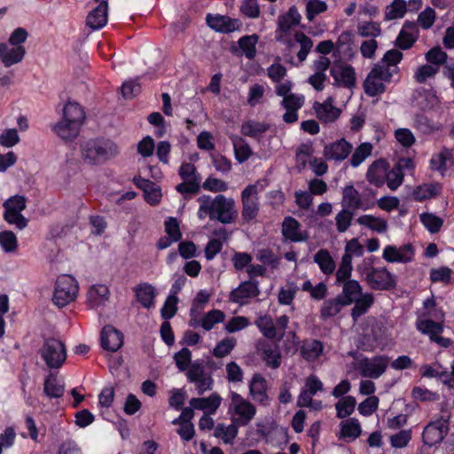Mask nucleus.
<instances>
[{"label": "nucleus", "instance_id": "obj_52", "mask_svg": "<svg viewBox=\"0 0 454 454\" xmlns=\"http://www.w3.org/2000/svg\"><path fill=\"white\" fill-rule=\"evenodd\" d=\"M26 54L25 47L22 45L8 49L7 53L3 55V63L6 67L21 62Z\"/></svg>", "mask_w": 454, "mask_h": 454}, {"label": "nucleus", "instance_id": "obj_37", "mask_svg": "<svg viewBox=\"0 0 454 454\" xmlns=\"http://www.w3.org/2000/svg\"><path fill=\"white\" fill-rule=\"evenodd\" d=\"M314 262L325 275H331L335 270V262L326 249H320L314 254Z\"/></svg>", "mask_w": 454, "mask_h": 454}, {"label": "nucleus", "instance_id": "obj_61", "mask_svg": "<svg viewBox=\"0 0 454 454\" xmlns=\"http://www.w3.org/2000/svg\"><path fill=\"white\" fill-rule=\"evenodd\" d=\"M353 34L350 31L342 32L337 42L336 48L340 53L350 55L352 51Z\"/></svg>", "mask_w": 454, "mask_h": 454}, {"label": "nucleus", "instance_id": "obj_18", "mask_svg": "<svg viewBox=\"0 0 454 454\" xmlns=\"http://www.w3.org/2000/svg\"><path fill=\"white\" fill-rule=\"evenodd\" d=\"M333 77L334 85L343 86L351 89L356 84V74L354 68L349 65H334L330 69Z\"/></svg>", "mask_w": 454, "mask_h": 454}, {"label": "nucleus", "instance_id": "obj_2", "mask_svg": "<svg viewBox=\"0 0 454 454\" xmlns=\"http://www.w3.org/2000/svg\"><path fill=\"white\" fill-rule=\"evenodd\" d=\"M82 160L90 165H97L115 157L118 146L109 139H92L81 146Z\"/></svg>", "mask_w": 454, "mask_h": 454}, {"label": "nucleus", "instance_id": "obj_46", "mask_svg": "<svg viewBox=\"0 0 454 454\" xmlns=\"http://www.w3.org/2000/svg\"><path fill=\"white\" fill-rule=\"evenodd\" d=\"M407 12V3L404 0H393L391 4L387 6L385 20H392L401 19Z\"/></svg>", "mask_w": 454, "mask_h": 454}, {"label": "nucleus", "instance_id": "obj_30", "mask_svg": "<svg viewBox=\"0 0 454 454\" xmlns=\"http://www.w3.org/2000/svg\"><path fill=\"white\" fill-rule=\"evenodd\" d=\"M134 292L136 294L137 300L140 302V304L149 309L154 306V299H155V288L147 283L139 284L134 287Z\"/></svg>", "mask_w": 454, "mask_h": 454}, {"label": "nucleus", "instance_id": "obj_48", "mask_svg": "<svg viewBox=\"0 0 454 454\" xmlns=\"http://www.w3.org/2000/svg\"><path fill=\"white\" fill-rule=\"evenodd\" d=\"M238 426L233 422L227 427L218 424L215 429V436L222 439L224 443H231L238 434Z\"/></svg>", "mask_w": 454, "mask_h": 454}, {"label": "nucleus", "instance_id": "obj_63", "mask_svg": "<svg viewBox=\"0 0 454 454\" xmlns=\"http://www.w3.org/2000/svg\"><path fill=\"white\" fill-rule=\"evenodd\" d=\"M236 345V340L234 338H225L217 343L213 350V355L215 357H224L228 356Z\"/></svg>", "mask_w": 454, "mask_h": 454}, {"label": "nucleus", "instance_id": "obj_44", "mask_svg": "<svg viewBox=\"0 0 454 454\" xmlns=\"http://www.w3.org/2000/svg\"><path fill=\"white\" fill-rule=\"evenodd\" d=\"M353 303H355V306L351 309V317L356 321L357 318L364 315L372 306L373 303V296L371 294H363Z\"/></svg>", "mask_w": 454, "mask_h": 454}, {"label": "nucleus", "instance_id": "obj_64", "mask_svg": "<svg viewBox=\"0 0 454 454\" xmlns=\"http://www.w3.org/2000/svg\"><path fill=\"white\" fill-rule=\"evenodd\" d=\"M327 10V4L324 1L320 0H309L306 4V16L309 21H312L314 18L325 12Z\"/></svg>", "mask_w": 454, "mask_h": 454}, {"label": "nucleus", "instance_id": "obj_34", "mask_svg": "<svg viewBox=\"0 0 454 454\" xmlns=\"http://www.w3.org/2000/svg\"><path fill=\"white\" fill-rule=\"evenodd\" d=\"M63 119L82 126L85 119V113L78 103L68 101L63 107Z\"/></svg>", "mask_w": 454, "mask_h": 454}, {"label": "nucleus", "instance_id": "obj_21", "mask_svg": "<svg viewBox=\"0 0 454 454\" xmlns=\"http://www.w3.org/2000/svg\"><path fill=\"white\" fill-rule=\"evenodd\" d=\"M323 390L322 381L314 374L309 375L304 383L297 400V405H306L311 402V397Z\"/></svg>", "mask_w": 454, "mask_h": 454}, {"label": "nucleus", "instance_id": "obj_58", "mask_svg": "<svg viewBox=\"0 0 454 454\" xmlns=\"http://www.w3.org/2000/svg\"><path fill=\"white\" fill-rule=\"evenodd\" d=\"M438 72V67L425 64L417 68L414 73V79L419 83H424L427 79L434 77Z\"/></svg>", "mask_w": 454, "mask_h": 454}, {"label": "nucleus", "instance_id": "obj_1", "mask_svg": "<svg viewBox=\"0 0 454 454\" xmlns=\"http://www.w3.org/2000/svg\"><path fill=\"white\" fill-rule=\"evenodd\" d=\"M200 208L198 216L204 219L209 216L211 220H217L222 223H231L238 216L235 208V202L232 199H227L219 194L212 199L210 196L203 195L199 198Z\"/></svg>", "mask_w": 454, "mask_h": 454}, {"label": "nucleus", "instance_id": "obj_10", "mask_svg": "<svg viewBox=\"0 0 454 454\" xmlns=\"http://www.w3.org/2000/svg\"><path fill=\"white\" fill-rule=\"evenodd\" d=\"M449 432V420L443 418L427 424L422 433V439L425 445L435 446L442 442Z\"/></svg>", "mask_w": 454, "mask_h": 454}, {"label": "nucleus", "instance_id": "obj_14", "mask_svg": "<svg viewBox=\"0 0 454 454\" xmlns=\"http://www.w3.org/2000/svg\"><path fill=\"white\" fill-rule=\"evenodd\" d=\"M281 232L285 239L291 242H302L309 239V233L302 231L301 223L292 216L285 217Z\"/></svg>", "mask_w": 454, "mask_h": 454}, {"label": "nucleus", "instance_id": "obj_22", "mask_svg": "<svg viewBox=\"0 0 454 454\" xmlns=\"http://www.w3.org/2000/svg\"><path fill=\"white\" fill-rule=\"evenodd\" d=\"M388 163L384 160H378L372 162L366 172V179L376 187H381L387 176Z\"/></svg>", "mask_w": 454, "mask_h": 454}, {"label": "nucleus", "instance_id": "obj_36", "mask_svg": "<svg viewBox=\"0 0 454 454\" xmlns=\"http://www.w3.org/2000/svg\"><path fill=\"white\" fill-rule=\"evenodd\" d=\"M109 290L105 285H96L90 288L87 294L88 303L91 308H97L108 300Z\"/></svg>", "mask_w": 454, "mask_h": 454}, {"label": "nucleus", "instance_id": "obj_6", "mask_svg": "<svg viewBox=\"0 0 454 454\" xmlns=\"http://www.w3.org/2000/svg\"><path fill=\"white\" fill-rule=\"evenodd\" d=\"M392 73L385 65L376 64L367 75L364 88L368 96L375 97L385 90V82H390Z\"/></svg>", "mask_w": 454, "mask_h": 454}, {"label": "nucleus", "instance_id": "obj_17", "mask_svg": "<svg viewBox=\"0 0 454 454\" xmlns=\"http://www.w3.org/2000/svg\"><path fill=\"white\" fill-rule=\"evenodd\" d=\"M414 251L410 244L403 245L397 248L395 246H387L382 254V257L387 262H403L406 263L412 260Z\"/></svg>", "mask_w": 454, "mask_h": 454}, {"label": "nucleus", "instance_id": "obj_7", "mask_svg": "<svg viewBox=\"0 0 454 454\" xmlns=\"http://www.w3.org/2000/svg\"><path fill=\"white\" fill-rule=\"evenodd\" d=\"M230 410L233 411L232 422L240 427L247 426L254 417L256 409L238 393H231Z\"/></svg>", "mask_w": 454, "mask_h": 454}, {"label": "nucleus", "instance_id": "obj_26", "mask_svg": "<svg viewBox=\"0 0 454 454\" xmlns=\"http://www.w3.org/2000/svg\"><path fill=\"white\" fill-rule=\"evenodd\" d=\"M419 30L415 22L406 21L396 38V45L403 49L408 50L416 42Z\"/></svg>", "mask_w": 454, "mask_h": 454}, {"label": "nucleus", "instance_id": "obj_39", "mask_svg": "<svg viewBox=\"0 0 454 454\" xmlns=\"http://www.w3.org/2000/svg\"><path fill=\"white\" fill-rule=\"evenodd\" d=\"M323 344L317 340L305 341L301 347V355L307 361L316 360L323 352Z\"/></svg>", "mask_w": 454, "mask_h": 454}, {"label": "nucleus", "instance_id": "obj_28", "mask_svg": "<svg viewBox=\"0 0 454 454\" xmlns=\"http://www.w3.org/2000/svg\"><path fill=\"white\" fill-rule=\"evenodd\" d=\"M342 206L352 210L368 208V206L364 202L362 195L353 185H348L343 189Z\"/></svg>", "mask_w": 454, "mask_h": 454}, {"label": "nucleus", "instance_id": "obj_19", "mask_svg": "<svg viewBox=\"0 0 454 454\" xmlns=\"http://www.w3.org/2000/svg\"><path fill=\"white\" fill-rule=\"evenodd\" d=\"M207 23L212 29L221 33H231L239 30L241 27L239 20L219 14L215 16L208 14Z\"/></svg>", "mask_w": 454, "mask_h": 454}, {"label": "nucleus", "instance_id": "obj_50", "mask_svg": "<svg viewBox=\"0 0 454 454\" xmlns=\"http://www.w3.org/2000/svg\"><path fill=\"white\" fill-rule=\"evenodd\" d=\"M255 325L266 338L274 339L277 337V328L270 316L259 317L255 321Z\"/></svg>", "mask_w": 454, "mask_h": 454}, {"label": "nucleus", "instance_id": "obj_60", "mask_svg": "<svg viewBox=\"0 0 454 454\" xmlns=\"http://www.w3.org/2000/svg\"><path fill=\"white\" fill-rule=\"evenodd\" d=\"M420 220L431 233L438 232L443 224L442 219L431 213L421 214Z\"/></svg>", "mask_w": 454, "mask_h": 454}, {"label": "nucleus", "instance_id": "obj_54", "mask_svg": "<svg viewBox=\"0 0 454 454\" xmlns=\"http://www.w3.org/2000/svg\"><path fill=\"white\" fill-rule=\"evenodd\" d=\"M295 41L300 43L301 49L297 53L299 63L303 62L309 52L310 51L313 42L302 32H296L294 35Z\"/></svg>", "mask_w": 454, "mask_h": 454}, {"label": "nucleus", "instance_id": "obj_15", "mask_svg": "<svg viewBox=\"0 0 454 454\" xmlns=\"http://www.w3.org/2000/svg\"><path fill=\"white\" fill-rule=\"evenodd\" d=\"M260 294L257 281H244L229 295V300L239 304H245L247 299L257 297Z\"/></svg>", "mask_w": 454, "mask_h": 454}, {"label": "nucleus", "instance_id": "obj_9", "mask_svg": "<svg viewBox=\"0 0 454 454\" xmlns=\"http://www.w3.org/2000/svg\"><path fill=\"white\" fill-rule=\"evenodd\" d=\"M365 280L373 290H390L396 286L395 276L387 268H371L366 271Z\"/></svg>", "mask_w": 454, "mask_h": 454}, {"label": "nucleus", "instance_id": "obj_33", "mask_svg": "<svg viewBox=\"0 0 454 454\" xmlns=\"http://www.w3.org/2000/svg\"><path fill=\"white\" fill-rule=\"evenodd\" d=\"M233 145L235 159L238 162L243 163L253 154V151L248 143L241 137L231 135L230 137Z\"/></svg>", "mask_w": 454, "mask_h": 454}, {"label": "nucleus", "instance_id": "obj_16", "mask_svg": "<svg viewBox=\"0 0 454 454\" xmlns=\"http://www.w3.org/2000/svg\"><path fill=\"white\" fill-rule=\"evenodd\" d=\"M300 20L301 15L298 12L297 8L295 6H291L285 15H280L278 17L276 40L278 42H284L286 35L293 27L297 26L300 23Z\"/></svg>", "mask_w": 454, "mask_h": 454}, {"label": "nucleus", "instance_id": "obj_20", "mask_svg": "<svg viewBox=\"0 0 454 454\" xmlns=\"http://www.w3.org/2000/svg\"><path fill=\"white\" fill-rule=\"evenodd\" d=\"M123 344L122 333L112 325H106L101 332V346L104 349L114 352Z\"/></svg>", "mask_w": 454, "mask_h": 454}, {"label": "nucleus", "instance_id": "obj_29", "mask_svg": "<svg viewBox=\"0 0 454 454\" xmlns=\"http://www.w3.org/2000/svg\"><path fill=\"white\" fill-rule=\"evenodd\" d=\"M221 403L222 398L217 393H213L207 398H192L190 400V405L193 409L207 411L210 414L216 411Z\"/></svg>", "mask_w": 454, "mask_h": 454}, {"label": "nucleus", "instance_id": "obj_25", "mask_svg": "<svg viewBox=\"0 0 454 454\" xmlns=\"http://www.w3.org/2000/svg\"><path fill=\"white\" fill-rule=\"evenodd\" d=\"M411 102L413 106L420 109L421 111H428L434 108L438 105V98L436 95L427 90H419L414 91Z\"/></svg>", "mask_w": 454, "mask_h": 454}, {"label": "nucleus", "instance_id": "obj_42", "mask_svg": "<svg viewBox=\"0 0 454 454\" xmlns=\"http://www.w3.org/2000/svg\"><path fill=\"white\" fill-rule=\"evenodd\" d=\"M270 129V126L264 122L255 121H245L240 128V132L249 137H257L262 136Z\"/></svg>", "mask_w": 454, "mask_h": 454}, {"label": "nucleus", "instance_id": "obj_32", "mask_svg": "<svg viewBox=\"0 0 454 454\" xmlns=\"http://www.w3.org/2000/svg\"><path fill=\"white\" fill-rule=\"evenodd\" d=\"M266 389L265 379L261 374H254L249 384V392L253 399L258 403H264L268 399Z\"/></svg>", "mask_w": 454, "mask_h": 454}, {"label": "nucleus", "instance_id": "obj_53", "mask_svg": "<svg viewBox=\"0 0 454 454\" xmlns=\"http://www.w3.org/2000/svg\"><path fill=\"white\" fill-rule=\"evenodd\" d=\"M257 35H246L239 40V45L242 50L245 56L252 59L255 56L256 49L255 45L258 42Z\"/></svg>", "mask_w": 454, "mask_h": 454}, {"label": "nucleus", "instance_id": "obj_5", "mask_svg": "<svg viewBox=\"0 0 454 454\" xmlns=\"http://www.w3.org/2000/svg\"><path fill=\"white\" fill-rule=\"evenodd\" d=\"M178 174L183 180L181 184L176 186V190L179 193L186 197L200 192L201 176L193 164L183 163L179 168Z\"/></svg>", "mask_w": 454, "mask_h": 454}, {"label": "nucleus", "instance_id": "obj_56", "mask_svg": "<svg viewBox=\"0 0 454 454\" xmlns=\"http://www.w3.org/2000/svg\"><path fill=\"white\" fill-rule=\"evenodd\" d=\"M447 53L442 50L441 47H434L425 54V59L427 64L438 67L443 65L447 61Z\"/></svg>", "mask_w": 454, "mask_h": 454}, {"label": "nucleus", "instance_id": "obj_13", "mask_svg": "<svg viewBox=\"0 0 454 454\" xmlns=\"http://www.w3.org/2000/svg\"><path fill=\"white\" fill-rule=\"evenodd\" d=\"M416 326L419 332L428 335L431 341L437 343L439 346L448 348L451 344L450 339L439 336L443 331V326L441 323L431 319H418Z\"/></svg>", "mask_w": 454, "mask_h": 454}, {"label": "nucleus", "instance_id": "obj_23", "mask_svg": "<svg viewBox=\"0 0 454 454\" xmlns=\"http://www.w3.org/2000/svg\"><path fill=\"white\" fill-rule=\"evenodd\" d=\"M108 4L106 0H102L97 7L90 11L86 19V24L91 29L103 27L107 23Z\"/></svg>", "mask_w": 454, "mask_h": 454}, {"label": "nucleus", "instance_id": "obj_8", "mask_svg": "<svg viewBox=\"0 0 454 454\" xmlns=\"http://www.w3.org/2000/svg\"><path fill=\"white\" fill-rule=\"evenodd\" d=\"M389 360L387 356H377L372 359L364 357L356 362V369L363 377L378 379L386 372Z\"/></svg>", "mask_w": 454, "mask_h": 454}, {"label": "nucleus", "instance_id": "obj_24", "mask_svg": "<svg viewBox=\"0 0 454 454\" xmlns=\"http://www.w3.org/2000/svg\"><path fill=\"white\" fill-rule=\"evenodd\" d=\"M352 145L345 139H340L324 149V156L326 160H343L351 153Z\"/></svg>", "mask_w": 454, "mask_h": 454}, {"label": "nucleus", "instance_id": "obj_45", "mask_svg": "<svg viewBox=\"0 0 454 454\" xmlns=\"http://www.w3.org/2000/svg\"><path fill=\"white\" fill-rule=\"evenodd\" d=\"M340 437L355 440L361 434V427L356 419L351 418L340 423Z\"/></svg>", "mask_w": 454, "mask_h": 454}, {"label": "nucleus", "instance_id": "obj_31", "mask_svg": "<svg viewBox=\"0 0 454 454\" xmlns=\"http://www.w3.org/2000/svg\"><path fill=\"white\" fill-rule=\"evenodd\" d=\"M342 292L338 297L348 306L352 304L362 294V286L357 280H351L341 284Z\"/></svg>", "mask_w": 454, "mask_h": 454}, {"label": "nucleus", "instance_id": "obj_40", "mask_svg": "<svg viewBox=\"0 0 454 454\" xmlns=\"http://www.w3.org/2000/svg\"><path fill=\"white\" fill-rule=\"evenodd\" d=\"M356 222L363 226H365L372 231L382 233L387 229V223L386 220L372 215H361L356 219Z\"/></svg>", "mask_w": 454, "mask_h": 454}, {"label": "nucleus", "instance_id": "obj_27", "mask_svg": "<svg viewBox=\"0 0 454 454\" xmlns=\"http://www.w3.org/2000/svg\"><path fill=\"white\" fill-rule=\"evenodd\" d=\"M314 109L317 117L323 122H333L337 120L340 114V110L333 106V98H328L324 103L314 104Z\"/></svg>", "mask_w": 454, "mask_h": 454}, {"label": "nucleus", "instance_id": "obj_38", "mask_svg": "<svg viewBox=\"0 0 454 454\" xmlns=\"http://www.w3.org/2000/svg\"><path fill=\"white\" fill-rule=\"evenodd\" d=\"M380 326L377 324H373L371 328V333L363 334L358 347L364 351L372 350L380 339Z\"/></svg>", "mask_w": 454, "mask_h": 454}, {"label": "nucleus", "instance_id": "obj_49", "mask_svg": "<svg viewBox=\"0 0 454 454\" xmlns=\"http://www.w3.org/2000/svg\"><path fill=\"white\" fill-rule=\"evenodd\" d=\"M44 393L51 398H59L64 394V386L58 382L57 377L51 373L44 381Z\"/></svg>", "mask_w": 454, "mask_h": 454}, {"label": "nucleus", "instance_id": "obj_51", "mask_svg": "<svg viewBox=\"0 0 454 454\" xmlns=\"http://www.w3.org/2000/svg\"><path fill=\"white\" fill-rule=\"evenodd\" d=\"M356 404V401L355 397L351 395L342 397L335 404L337 417L340 419H343L349 416L354 411Z\"/></svg>", "mask_w": 454, "mask_h": 454}, {"label": "nucleus", "instance_id": "obj_57", "mask_svg": "<svg viewBox=\"0 0 454 454\" xmlns=\"http://www.w3.org/2000/svg\"><path fill=\"white\" fill-rule=\"evenodd\" d=\"M372 145L370 143L361 144L353 153L350 164L353 167L359 166L369 155H371Z\"/></svg>", "mask_w": 454, "mask_h": 454}, {"label": "nucleus", "instance_id": "obj_4", "mask_svg": "<svg viewBox=\"0 0 454 454\" xmlns=\"http://www.w3.org/2000/svg\"><path fill=\"white\" fill-rule=\"evenodd\" d=\"M39 353L50 368L58 369L61 367L67 359L65 344L55 338L46 339Z\"/></svg>", "mask_w": 454, "mask_h": 454}, {"label": "nucleus", "instance_id": "obj_59", "mask_svg": "<svg viewBox=\"0 0 454 454\" xmlns=\"http://www.w3.org/2000/svg\"><path fill=\"white\" fill-rule=\"evenodd\" d=\"M385 182L390 190H396L403 182V173L401 168L395 166L391 170L387 169Z\"/></svg>", "mask_w": 454, "mask_h": 454}, {"label": "nucleus", "instance_id": "obj_12", "mask_svg": "<svg viewBox=\"0 0 454 454\" xmlns=\"http://www.w3.org/2000/svg\"><path fill=\"white\" fill-rule=\"evenodd\" d=\"M258 191L255 184L247 185L241 193L243 220H254L259 212Z\"/></svg>", "mask_w": 454, "mask_h": 454}, {"label": "nucleus", "instance_id": "obj_35", "mask_svg": "<svg viewBox=\"0 0 454 454\" xmlns=\"http://www.w3.org/2000/svg\"><path fill=\"white\" fill-rule=\"evenodd\" d=\"M81 126L62 119L56 123L52 129L53 131L64 140H73L75 138L80 131Z\"/></svg>", "mask_w": 454, "mask_h": 454}, {"label": "nucleus", "instance_id": "obj_3", "mask_svg": "<svg viewBox=\"0 0 454 454\" xmlns=\"http://www.w3.org/2000/svg\"><path fill=\"white\" fill-rule=\"evenodd\" d=\"M78 290V283L74 278L71 275H61L56 281L52 301L59 308H63L76 299Z\"/></svg>", "mask_w": 454, "mask_h": 454}, {"label": "nucleus", "instance_id": "obj_55", "mask_svg": "<svg viewBox=\"0 0 454 454\" xmlns=\"http://www.w3.org/2000/svg\"><path fill=\"white\" fill-rule=\"evenodd\" d=\"M224 319V313L219 309H213L204 315L201 318L200 326L204 330H211L215 324L223 322Z\"/></svg>", "mask_w": 454, "mask_h": 454}, {"label": "nucleus", "instance_id": "obj_62", "mask_svg": "<svg viewBox=\"0 0 454 454\" xmlns=\"http://www.w3.org/2000/svg\"><path fill=\"white\" fill-rule=\"evenodd\" d=\"M350 210L346 207L336 215V227L339 232H345L350 226L354 215Z\"/></svg>", "mask_w": 454, "mask_h": 454}, {"label": "nucleus", "instance_id": "obj_47", "mask_svg": "<svg viewBox=\"0 0 454 454\" xmlns=\"http://www.w3.org/2000/svg\"><path fill=\"white\" fill-rule=\"evenodd\" d=\"M262 359L268 366L274 369L281 364V355L277 345H267L262 349Z\"/></svg>", "mask_w": 454, "mask_h": 454}, {"label": "nucleus", "instance_id": "obj_43", "mask_svg": "<svg viewBox=\"0 0 454 454\" xmlns=\"http://www.w3.org/2000/svg\"><path fill=\"white\" fill-rule=\"evenodd\" d=\"M345 306L347 305L337 295L334 299H330L324 302L320 310V316L324 319L334 317L340 313Z\"/></svg>", "mask_w": 454, "mask_h": 454}, {"label": "nucleus", "instance_id": "obj_11", "mask_svg": "<svg viewBox=\"0 0 454 454\" xmlns=\"http://www.w3.org/2000/svg\"><path fill=\"white\" fill-rule=\"evenodd\" d=\"M186 376L190 382L195 384L197 394L199 395H201L206 391L212 389L214 380L211 375L206 372L203 364L192 363L186 372Z\"/></svg>", "mask_w": 454, "mask_h": 454}, {"label": "nucleus", "instance_id": "obj_41", "mask_svg": "<svg viewBox=\"0 0 454 454\" xmlns=\"http://www.w3.org/2000/svg\"><path fill=\"white\" fill-rule=\"evenodd\" d=\"M442 190L439 184H424L418 186L412 193L415 200L421 201L436 196Z\"/></svg>", "mask_w": 454, "mask_h": 454}]
</instances>
